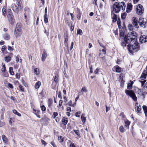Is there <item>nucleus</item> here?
Listing matches in <instances>:
<instances>
[{"instance_id":"1","label":"nucleus","mask_w":147,"mask_h":147,"mask_svg":"<svg viewBox=\"0 0 147 147\" xmlns=\"http://www.w3.org/2000/svg\"><path fill=\"white\" fill-rule=\"evenodd\" d=\"M126 4L124 2H115L113 5L112 11L115 13H119L121 9L124 11L125 9Z\"/></svg>"},{"instance_id":"2","label":"nucleus","mask_w":147,"mask_h":147,"mask_svg":"<svg viewBox=\"0 0 147 147\" xmlns=\"http://www.w3.org/2000/svg\"><path fill=\"white\" fill-rule=\"evenodd\" d=\"M137 34L135 31H131L128 32L127 36H125L124 38V41L127 43L134 42L136 40Z\"/></svg>"},{"instance_id":"3","label":"nucleus","mask_w":147,"mask_h":147,"mask_svg":"<svg viewBox=\"0 0 147 147\" xmlns=\"http://www.w3.org/2000/svg\"><path fill=\"white\" fill-rule=\"evenodd\" d=\"M127 49L130 53H132L134 52L137 51L140 49L138 43L137 42H135L132 46L129 45H128Z\"/></svg>"},{"instance_id":"4","label":"nucleus","mask_w":147,"mask_h":147,"mask_svg":"<svg viewBox=\"0 0 147 147\" xmlns=\"http://www.w3.org/2000/svg\"><path fill=\"white\" fill-rule=\"evenodd\" d=\"M7 18L9 23L11 24H13L15 21L14 17L10 9H8L7 10Z\"/></svg>"},{"instance_id":"5","label":"nucleus","mask_w":147,"mask_h":147,"mask_svg":"<svg viewBox=\"0 0 147 147\" xmlns=\"http://www.w3.org/2000/svg\"><path fill=\"white\" fill-rule=\"evenodd\" d=\"M125 92L127 95L131 97L134 101H137V98L136 94L132 90H126L125 91Z\"/></svg>"},{"instance_id":"6","label":"nucleus","mask_w":147,"mask_h":147,"mask_svg":"<svg viewBox=\"0 0 147 147\" xmlns=\"http://www.w3.org/2000/svg\"><path fill=\"white\" fill-rule=\"evenodd\" d=\"M22 34L21 29L20 27L16 25L14 31V34L16 38L20 37Z\"/></svg>"},{"instance_id":"7","label":"nucleus","mask_w":147,"mask_h":147,"mask_svg":"<svg viewBox=\"0 0 147 147\" xmlns=\"http://www.w3.org/2000/svg\"><path fill=\"white\" fill-rule=\"evenodd\" d=\"M136 13L139 15H142L144 12V8L142 5L139 4L138 5L136 8Z\"/></svg>"},{"instance_id":"8","label":"nucleus","mask_w":147,"mask_h":147,"mask_svg":"<svg viewBox=\"0 0 147 147\" xmlns=\"http://www.w3.org/2000/svg\"><path fill=\"white\" fill-rule=\"evenodd\" d=\"M147 22V20L146 19L140 18L139 19V23L140 27H145Z\"/></svg>"},{"instance_id":"9","label":"nucleus","mask_w":147,"mask_h":147,"mask_svg":"<svg viewBox=\"0 0 147 147\" xmlns=\"http://www.w3.org/2000/svg\"><path fill=\"white\" fill-rule=\"evenodd\" d=\"M132 24L136 28H138L139 27L138 24L139 21L137 20L136 18L133 17L132 19Z\"/></svg>"},{"instance_id":"10","label":"nucleus","mask_w":147,"mask_h":147,"mask_svg":"<svg viewBox=\"0 0 147 147\" xmlns=\"http://www.w3.org/2000/svg\"><path fill=\"white\" fill-rule=\"evenodd\" d=\"M139 41L142 43L147 42V36L145 35H141L140 37Z\"/></svg>"},{"instance_id":"11","label":"nucleus","mask_w":147,"mask_h":147,"mask_svg":"<svg viewBox=\"0 0 147 147\" xmlns=\"http://www.w3.org/2000/svg\"><path fill=\"white\" fill-rule=\"evenodd\" d=\"M135 109L136 110L138 113H141V111L142 110L141 106L138 105V103L137 102H136L135 105Z\"/></svg>"},{"instance_id":"12","label":"nucleus","mask_w":147,"mask_h":147,"mask_svg":"<svg viewBox=\"0 0 147 147\" xmlns=\"http://www.w3.org/2000/svg\"><path fill=\"white\" fill-rule=\"evenodd\" d=\"M11 7L14 12L17 13L18 11V6L15 3L12 4Z\"/></svg>"},{"instance_id":"13","label":"nucleus","mask_w":147,"mask_h":147,"mask_svg":"<svg viewBox=\"0 0 147 147\" xmlns=\"http://www.w3.org/2000/svg\"><path fill=\"white\" fill-rule=\"evenodd\" d=\"M47 56V53L46 51L44 50L42 55V61H44L46 59Z\"/></svg>"},{"instance_id":"14","label":"nucleus","mask_w":147,"mask_h":147,"mask_svg":"<svg viewBox=\"0 0 147 147\" xmlns=\"http://www.w3.org/2000/svg\"><path fill=\"white\" fill-rule=\"evenodd\" d=\"M3 37L4 39L6 40H9L10 38L9 34L7 33H5L3 35Z\"/></svg>"},{"instance_id":"15","label":"nucleus","mask_w":147,"mask_h":147,"mask_svg":"<svg viewBox=\"0 0 147 147\" xmlns=\"http://www.w3.org/2000/svg\"><path fill=\"white\" fill-rule=\"evenodd\" d=\"M132 9V5L131 3H129L127 4V7L126 12L129 13L130 12Z\"/></svg>"},{"instance_id":"16","label":"nucleus","mask_w":147,"mask_h":147,"mask_svg":"<svg viewBox=\"0 0 147 147\" xmlns=\"http://www.w3.org/2000/svg\"><path fill=\"white\" fill-rule=\"evenodd\" d=\"M111 17L112 21L113 22H116L117 20V17L114 13H112L111 14Z\"/></svg>"},{"instance_id":"17","label":"nucleus","mask_w":147,"mask_h":147,"mask_svg":"<svg viewBox=\"0 0 147 147\" xmlns=\"http://www.w3.org/2000/svg\"><path fill=\"white\" fill-rule=\"evenodd\" d=\"M114 69H115L117 73H120L123 71L122 69L118 66L115 67Z\"/></svg>"},{"instance_id":"18","label":"nucleus","mask_w":147,"mask_h":147,"mask_svg":"<svg viewBox=\"0 0 147 147\" xmlns=\"http://www.w3.org/2000/svg\"><path fill=\"white\" fill-rule=\"evenodd\" d=\"M11 56L9 55L6 56L4 58L5 61L7 62V63H8L10 62L11 60V57L12 56V54H11Z\"/></svg>"},{"instance_id":"19","label":"nucleus","mask_w":147,"mask_h":147,"mask_svg":"<svg viewBox=\"0 0 147 147\" xmlns=\"http://www.w3.org/2000/svg\"><path fill=\"white\" fill-rule=\"evenodd\" d=\"M124 123H125V127L127 129H129V125L130 124V122L128 120H126L125 121Z\"/></svg>"},{"instance_id":"20","label":"nucleus","mask_w":147,"mask_h":147,"mask_svg":"<svg viewBox=\"0 0 147 147\" xmlns=\"http://www.w3.org/2000/svg\"><path fill=\"white\" fill-rule=\"evenodd\" d=\"M147 74V71L146 70L144 71L141 77V80H143L146 78V76Z\"/></svg>"},{"instance_id":"21","label":"nucleus","mask_w":147,"mask_h":147,"mask_svg":"<svg viewBox=\"0 0 147 147\" xmlns=\"http://www.w3.org/2000/svg\"><path fill=\"white\" fill-rule=\"evenodd\" d=\"M58 76L57 75H56L54 78V82H53L52 83V84H54L55 85H56V84L58 82Z\"/></svg>"},{"instance_id":"22","label":"nucleus","mask_w":147,"mask_h":147,"mask_svg":"<svg viewBox=\"0 0 147 147\" xmlns=\"http://www.w3.org/2000/svg\"><path fill=\"white\" fill-rule=\"evenodd\" d=\"M68 121V118L66 117H63L62 119V123L65 125H66Z\"/></svg>"},{"instance_id":"23","label":"nucleus","mask_w":147,"mask_h":147,"mask_svg":"<svg viewBox=\"0 0 147 147\" xmlns=\"http://www.w3.org/2000/svg\"><path fill=\"white\" fill-rule=\"evenodd\" d=\"M2 138L3 142L7 144L8 142V140L5 136L4 135H2Z\"/></svg>"},{"instance_id":"24","label":"nucleus","mask_w":147,"mask_h":147,"mask_svg":"<svg viewBox=\"0 0 147 147\" xmlns=\"http://www.w3.org/2000/svg\"><path fill=\"white\" fill-rule=\"evenodd\" d=\"M41 84V82L40 81L37 82L34 85L35 88L37 89L39 88Z\"/></svg>"},{"instance_id":"25","label":"nucleus","mask_w":147,"mask_h":147,"mask_svg":"<svg viewBox=\"0 0 147 147\" xmlns=\"http://www.w3.org/2000/svg\"><path fill=\"white\" fill-rule=\"evenodd\" d=\"M81 120L83 122V123L84 124V123L86 122V117L84 116V114H82L81 116Z\"/></svg>"},{"instance_id":"26","label":"nucleus","mask_w":147,"mask_h":147,"mask_svg":"<svg viewBox=\"0 0 147 147\" xmlns=\"http://www.w3.org/2000/svg\"><path fill=\"white\" fill-rule=\"evenodd\" d=\"M2 13L4 16L5 17L7 15V9L6 7H4L2 9Z\"/></svg>"},{"instance_id":"27","label":"nucleus","mask_w":147,"mask_h":147,"mask_svg":"<svg viewBox=\"0 0 147 147\" xmlns=\"http://www.w3.org/2000/svg\"><path fill=\"white\" fill-rule=\"evenodd\" d=\"M78 14L77 15V18L78 19V20H79L80 19L82 15V13L80 12V10L78 9Z\"/></svg>"},{"instance_id":"28","label":"nucleus","mask_w":147,"mask_h":147,"mask_svg":"<svg viewBox=\"0 0 147 147\" xmlns=\"http://www.w3.org/2000/svg\"><path fill=\"white\" fill-rule=\"evenodd\" d=\"M144 113L146 116H147V107L145 105H144L142 107Z\"/></svg>"},{"instance_id":"29","label":"nucleus","mask_w":147,"mask_h":147,"mask_svg":"<svg viewBox=\"0 0 147 147\" xmlns=\"http://www.w3.org/2000/svg\"><path fill=\"white\" fill-rule=\"evenodd\" d=\"M119 130L121 133H123L125 131V129L123 125H121L119 127Z\"/></svg>"},{"instance_id":"30","label":"nucleus","mask_w":147,"mask_h":147,"mask_svg":"<svg viewBox=\"0 0 147 147\" xmlns=\"http://www.w3.org/2000/svg\"><path fill=\"white\" fill-rule=\"evenodd\" d=\"M9 72L10 75L13 76L14 75V72L13 71V68L12 67H10L9 68Z\"/></svg>"},{"instance_id":"31","label":"nucleus","mask_w":147,"mask_h":147,"mask_svg":"<svg viewBox=\"0 0 147 147\" xmlns=\"http://www.w3.org/2000/svg\"><path fill=\"white\" fill-rule=\"evenodd\" d=\"M53 102V100L52 99H49L48 101V105L49 107H51Z\"/></svg>"},{"instance_id":"32","label":"nucleus","mask_w":147,"mask_h":147,"mask_svg":"<svg viewBox=\"0 0 147 147\" xmlns=\"http://www.w3.org/2000/svg\"><path fill=\"white\" fill-rule=\"evenodd\" d=\"M127 28L130 31H132L133 30V27L132 24H129L127 26Z\"/></svg>"},{"instance_id":"33","label":"nucleus","mask_w":147,"mask_h":147,"mask_svg":"<svg viewBox=\"0 0 147 147\" xmlns=\"http://www.w3.org/2000/svg\"><path fill=\"white\" fill-rule=\"evenodd\" d=\"M133 84V82H131L130 83H129L127 86V88L128 89H131L132 88V85Z\"/></svg>"},{"instance_id":"34","label":"nucleus","mask_w":147,"mask_h":147,"mask_svg":"<svg viewBox=\"0 0 147 147\" xmlns=\"http://www.w3.org/2000/svg\"><path fill=\"white\" fill-rule=\"evenodd\" d=\"M34 73L36 75H38L40 74V71L37 68L34 69Z\"/></svg>"},{"instance_id":"35","label":"nucleus","mask_w":147,"mask_h":147,"mask_svg":"<svg viewBox=\"0 0 147 147\" xmlns=\"http://www.w3.org/2000/svg\"><path fill=\"white\" fill-rule=\"evenodd\" d=\"M17 3L19 7L21 8L22 7L21 6L22 2L20 0H17Z\"/></svg>"},{"instance_id":"36","label":"nucleus","mask_w":147,"mask_h":147,"mask_svg":"<svg viewBox=\"0 0 147 147\" xmlns=\"http://www.w3.org/2000/svg\"><path fill=\"white\" fill-rule=\"evenodd\" d=\"M68 104L70 106L74 107L76 105V103L75 102L72 104V101L70 100L68 102Z\"/></svg>"},{"instance_id":"37","label":"nucleus","mask_w":147,"mask_h":147,"mask_svg":"<svg viewBox=\"0 0 147 147\" xmlns=\"http://www.w3.org/2000/svg\"><path fill=\"white\" fill-rule=\"evenodd\" d=\"M44 21L45 23H47L48 22V16L47 14L45 15H44Z\"/></svg>"},{"instance_id":"38","label":"nucleus","mask_w":147,"mask_h":147,"mask_svg":"<svg viewBox=\"0 0 147 147\" xmlns=\"http://www.w3.org/2000/svg\"><path fill=\"white\" fill-rule=\"evenodd\" d=\"M13 112L14 114L16 115H18L20 117L21 116V114L20 113H19L17 112V111L16 110H13Z\"/></svg>"},{"instance_id":"39","label":"nucleus","mask_w":147,"mask_h":147,"mask_svg":"<svg viewBox=\"0 0 147 147\" xmlns=\"http://www.w3.org/2000/svg\"><path fill=\"white\" fill-rule=\"evenodd\" d=\"M58 115V113L57 112H55L53 113V115H52V117L53 119H55Z\"/></svg>"},{"instance_id":"40","label":"nucleus","mask_w":147,"mask_h":147,"mask_svg":"<svg viewBox=\"0 0 147 147\" xmlns=\"http://www.w3.org/2000/svg\"><path fill=\"white\" fill-rule=\"evenodd\" d=\"M127 15V14L126 13H123L121 15V18L123 20H124L125 19Z\"/></svg>"},{"instance_id":"41","label":"nucleus","mask_w":147,"mask_h":147,"mask_svg":"<svg viewBox=\"0 0 147 147\" xmlns=\"http://www.w3.org/2000/svg\"><path fill=\"white\" fill-rule=\"evenodd\" d=\"M69 142L70 143L69 145V147H76L75 145L72 142H71L70 140H69Z\"/></svg>"},{"instance_id":"42","label":"nucleus","mask_w":147,"mask_h":147,"mask_svg":"<svg viewBox=\"0 0 147 147\" xmlns=\"http://www.w3.org/2000/svg\"><path fill=\"white\" fill-rule=\"evenodd\" d=\"M58 139L59 141V142L60 143L62 142L63 141L64 139L63 137L62 136H59L58 137Z\"/></svg>"},{"instance_id":"43","label":"nucleus","mask_w":147,"mask_h":147,"mask_svg":"<svg viewBox=\"0 0 147 147\" xmlns=\"http://www.w3.org/2000/svg\"><path fill=\"white\" fill-rule=\"evenodd\" d=\"M1 71L2 72H5L6 71V68L5 65H3L2 67Z\"/></svg>"},{"instance_id":"44","label":"nucleus","mask_w":147,"mask_h":147,"mask_svg":"<svg viewBox=\"0 0 147 147\" xmlns=\"http://www.w3.org/2000/svg\"><path fill=\"white\" fill-rule=\"evenodd\" d=\"M68 41V39L67 38H65V40L64 42L65 45L67 47H68V43L67 42Z\"/></svg>"},{"instance_id":"45","label":"nucleus","mask_w":147,"mask_h":147,"mask_svg":"<svg viewBox=\"0 0 147 147\" xmlns=\"http://www.w3.org/2000/svg\"><path fill=\"white\" fill-rule=\"evenodd\" d=\"M124 35V32L123 30L120 31L119 35L121 37H123Z\"/></svg>"},{"instance_id":"46","label":"nucleus","mask_w":147,"mask_h":147,"mask_svg":"<svg viewBox=\"0 0 147 147\" xmlns=\"http://www.w3.org/2000/svg\"><path fill=\"white\" fill-rule=\"evenodd\" d=\"M81 113L80 111H78L75 114V116L77 117H80V115Z\"/></svg>"},{"instance_id":"47","label":"nucleus","mask_w":147,"mask_h":147,"mask_svg":"<svg viewBox=\"0 0 147 147\" xmlns=\"http://www.w3.org/2000/svg\"><path fill=\"white\" fill-rule=\"evenodd\" d=\"M82 30L80 29H78L77 34H79L80 35H82Z\"/></svg>"},{"instance_id":"48","label":"nucleus","mask_w":147,"mask_h":147,"mask_svg":"<svg viewBox=\"0 0 147 147\" xmlns=\"http://www.w3.org/2000/svg\"><path fill=\"white\" fill-rule=\"evenodd\" d=\"M117 23L119 27L121 26V22L120 19H117Z\"/></svg>"},{"instance_id":"49","label":"nucleus","mask_w":147,"mask_h":147,"mask_svg":"<svg viewBox=\"0 0 147 147\" xmlns=\"http://www.w3.org/2000/svg\"><path fill=\"white\" fill-rule=\"evenodd\" d=\"M19 87L20 89V91L22 92H24V88L23 87V86L21 85H20L19 86Z\"/></svg>"},{"instance_id":"50","label":"nucleus","mask_w":147,"mask_h":147,"mask_svg":"<svg viewBox=\"0 0 147 147\" xmlns=\"http://www.w3.org/2000/svg\"><path fill=\"white\" fill-rule=\"evenodd\" d=\"M63 101L60 100L59 102V105L57 106L59 108L62 105Z\"/></svg>"},{"instance_id":"51","label":"nucleus","mask_w":147,"mask_h":147,"mask_svg":"<svg viewBox=\"0 0 147 147\" xmlns=\"http://www.w3.org/2000/svg\"><path fill=\"white\" fill-rule=\"evenodd\" d=\"M8 49L10 51H12L13 50V49L12 47L8 46Z\"/></svg>"},{"instance_id":"52","label":"nucleus","mask_w":147,"mask_h":147,"mask_svg":"<svg viewBox=\"0 0 147 147\" xmlns=\"http://www.w3.org/2000/svg\"><path fill=\"white\" fill-rule=\"evenodd\" d=\"M5 125V123L4 122L0 121V127H2Z\"/></svg>"},{"instance_id":"53","label":"nucleus","mask_w":147,"mask_h":147,"mask_svg":"<svg viewBox=\"0 0 147 147\" xmlns=\"http://www.w3.org/2000/svg\"><path fill=\"white\" fill-rule=\"evenodd\" d=\"M81 91L84 92H87V90L85 87H82Z\"/></svg>"},{"instance_id":"54","label":"nucleus","mask_w":147,"mask_h":147,"mask_svg":"<svg viewBox=\"0 0 147 147\" xmlns=\"http://www.w3.org/2000/svg\"><path fill=\"white\" fill-rule=\"evenodd\" d=\"M6 49V46L5 45H3L2 46V47L1 50L2 51H3L5 50V49Z\"/></svg>"},{"instance_id":"55","label":"nucleus","mask_w":147,"mask_h":147,"mask_svg":"<svg viewBox=\"0 0 147 147\" xmlns=\"http://www.w3.org/2000/svg\"><path fill=\"white\" fill-rule=\"evenodd\" d=\"M15 76L16 78L18 79H20V74L18 73H17L16 74Z\"/></svg>"},{"instance_id":"56","label":"nucleus","mask_w":147,"mask_h":147,"mask_svg":"<svg viewBox=\"0 0 147 147\" xmlns=\"http://www.w3.org/2000/svg\"><path fill=\"white\" fill-rule=\"evenodd\" d=\"M41 108L42 111H44L46 110V107L44 105L41 106Z\"/></svg>"},{"instance_id":"57","label":"nucleus","mask_w":147,"mask_h":147,"mask_svg":"<svg viewBox=\"0 0 147 147\" xmlns=\"http://www.w3.org/2000/svg\"><path fill=\"white\" fill-rule=\"evenodd\" d=\"M74 132L78 136H79L80 135L79 130H74Z\"/></svg>"},{"instance_id":"58","label":"nucleus","mask_w":147,"mask_h":147,"mask_svg":"<svg viewBox=\"0 0 147 147\" xmlns=\"http://www.w3.org/2000/svg\"><path fill=\"white\" fill-rule=\"evenodd\" d=\"M126 43H126L125 41V42H123L121 43V45L122 46H123V47L125 46L126 45Z\"/></svg>"},{"instance_id":"59","label":"nucleus","mask_w":147,"mask_h":147,"mask_svg":"<svg viewBox=\"0 0 147 147\" xmlns=\"http://www.w3.org/2000/svg\"><path fill=\"white\" fill-rule=\"evenodd\" d=\"M51 144L53 146V147H57V146L56 145L53 141L51 142Z\"/></svg>"},{"instance_id":"60","label":"nucleus","mask_w":147,"mask_h":147,"mask_svg":"<svg viewBox=\"0 0 147 147\" xmlns=\"http://www.w3.org/2000/svg\"><path fill=\"white\" fill-rule=\"evenodd\" d=\"M41 142L42 144H44L45 146L47 144L46 142L43 140H41Z\"/></svg>"},{"instance_id":"61","label":"nucleus","mask_w":147,"mask_h":147,"mask_svg":"<svg viewBox=\"0 0 147 147\" xmlns=\"http://www.w3.org/2000/svg\"><path fill=\"white\" fill-rule=\"evenodd\" d=\"M66 111L67 112H70L71 111V108L70 107H67L66 108Z\"/></svg>"},{"instance_id":"62","label":"nucleus","mask_w":147,"mask_h":147,"mask_svg":"<svg viewBox=\"0 0 147 147\" xmlns=\"http://www.w3.org/2000/svg\"><path fill=\"white\" fill-rule=\"evenodd\" d=\"M102 51L104 55H105L106 53V49L104 48V49L102 50Z\"/></svg>"},{"instance_id":"63","label":"nucleus","mask_w":147,"mask_h":147,"mask_svg":"<svg viewBox=\"0 0 147 147\" xmlns=\"http://www.w3.org/2000/svg\"><path fill=\"white\" fill-rule=\"evenodd\" d=\"M55 118V121L57 122H58L59 121L60 118L59 117H56Z\"/></svg>"},{"instance_id":"64","label":"nucleus","mask_w":147,"mask_h":147,"mask_svg":"<svg viewBox=\"0 0 147 147\" xmlns=\"http://www.w3.org/2000/svg\"><path fill=\"white\" fill-rule=\"evenodd\" d=\"M8 87L11 88L12 89L13 88V86L10 83H9L8 84Z\"/></svg>"}]
</instances>
